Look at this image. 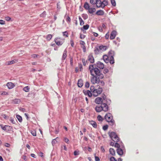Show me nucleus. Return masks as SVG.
Returning <instances> with one entry per match:
<instances>
[{"label":"nucleus","instance_id":"nucleus-1","mask_svg":"<svg viewBox=\"0 0 161 161\" xmlns=\"http://www.w3.org/2000/svg\"><path fill=\"white\" fill-rule=\"evenodd\" d=\"M91 75V82L93 84H98L100 81L99 79H102L104 76L98 68H94L93 65H90L89 68Z\"/></svg>","mask_w":161,"mask_h":161},{"label":"nucleus","instance_id":"nucleus-2","mask_svg":"<svg viewBox=\"0 0 161 161\" xmlns=\"http://www.w3.org/2000/svg\"><path fill=\"white\" fill-rule=\"evenodd\" d=\"M97 88H95L94 86H91L90 90L92 93L93 96L97 97L103 91L102 88L100 86H97Z\"/></svg>","mask_w":161,"mask_h":161},{"label":"nucleus","instance_id":"nucleus-3","mask_svg":"<svg viewBox=\"0 0 161 161\" xmlns=\"http://www.w3.org/2000/svg\"><path fill=\"white\" fill-rule=\"evenodd\" d=\"M106 121L109 123L110 125H113L115 124V121L113 119V116L110 113H107L105 116Z\"/></svg>","mask_w":161,"mask_h":161},{"label":"nucleus","instance_id":"nucleus-4","mask_svg":"<svg viewBox=\"0 0 161 161\" xmlns=\"http://www.w3.org/2000/svg\"><path fill=\"white\" fill-rule=\"evenodd\" d=\"M110 137L114 142H118L119 141V138L116 133L114 132L109 133Z\"/></svg>","mask_w":161,"mask_h":161},{"label":"nucleus","instance_id":"nucleus-5","mask_svg":"<svg viewBox=\"0 0 161 161\" xmlns=\"http://www.w3.org/2000/svg\"><path fill=\"white\" fill-rule=\"evenodd\" d=\"M54 42L58 46H61L64 42L65 39L59 37H57L54 39Z\"/></svg>","mask_w":161,"mask_h":161},{"label":"nucleus","instance_id":"nucleus-6","mask_svg":"<svg viewBox=\"0 0 161 161\" xmlns=\"http://www.w3.org/2000/svg\"><path fill=\"white\" fill-rule=\"evenodd\" d=\"M114 52L112 50L110 51L108 53V56L109 57V63L111 64H113L114 63Z\"/></svg>","mask_w":161,"mask_h":161},{"label":"nucleus","instance_id":"nucleus-7","mask_svg":"<svg viewBox=\"0 0 161 161\" xmlns=\"http://www.w3.org/2000/svg\"><path fill=\"white\" fill-rule=\"evenodd\" d=\"M102 108L103 109V111L104 112H107L108 109V107L107 104L105 103H102L101 104Z\"/></svg>","mask_w":161,"mask_h":161},{"label":"nucleus","instance_id":"nucleus-8","mask_svg":"<svg viewBox=\"0 0 161 161\" xmlns=\"http://www.w3.org/2000/svg\"><path fill=\"white\" fill-rule=\"evenodd\" d=\"M0 126L2 130H4L9 131L11 130V127L10 126L5 125L3 126V125H0Z\"/></svg>","mask_w":161,"mask_h":161},{"label":"nucleus","instance_id":"nucleus-9","mask_svg":"<svg viewBox=\"0 0 161 161\" xmlns=\"http://www.w3.org/2000/svg\"><path fill=\"white\" fill-rule=\"evenodd\" d=\"M87 60L88 61L90 62L91 63H94V59L92 54H91L89 55Z\"/></svg>","mask_w":161,"mask_h":161},{"label":"nucleus","instance_id":"nucleus-10","mask_svg":"<svg viewBox=\"0 0 161 161\" xmlns=\"http://www.w3.org/2000/svg\"><path fill=\"white\" fill-rule=\"evenodd\" d=\"M96 64L97 67L100 69H103L104 68V64L103 63L100 61L97 62V63Z\"/></svg>","mask_w":161,"mask_h":161},{"label":"nucleus","instance_id":"nucleus-11","mask_svg":"<svg viewBox=\"0 0 161 161\" xmlns=\"http://www.w3.org/2000/svg\"><path fill=\"white\" fill-rule=\"evenodd\" d=\"M6 86L9 89H12L15 86L14 84L12 82H8L6 84Z\"/></svg>","mask_w":161,"mask_h":161},{"label":"nucleus","instance_id":"nucleus-12","mask_svg":"<svg viewBox=\"0 0 161 161\" xmlns=\"http://www.w3.org/2000/svg\"><path fill=\"white\" fill-rule=\"evenodd\" d=\"M117 35V32L115 31H113L111 33L110 38L111 40L114 39Z\"/></svg>","mask_w":161,"mask_h":161},{"label":"nucleus","instance_id":"nucleus-13","mask_svg":"<svg viewBox=\"0 0 161 161\" xmlns=\"http://www.w3.org/2000/svg\"><path fill=\"white\" fill-rule=\"evenodd\" d=\"M91 91H90L88 90L83 91V92L86 95H88L89 97H91L92 96V93L91 92Z\"/></svg>","mask_w":161,"mask_h":161},{"label":"nucleus","instance_id":"nucleus-14","mask_svg":"<svg viewBox=\"0 0 161 161\" xmlns=\"http://www.w3.org/2000/svg\"><path fill=\"white\" fill-rule=\"evenodd\" d=\"M80 45H81V47L83 49V51L85 52L86 51V47L85 46V42L84 41L81 40L80 41Z\"/></svg>","mask_w":161,"mask_h":161},{"label":"nucleus","instance_id":"nucleus-15","mask_svg":"<svg viewBox=\"0 0 161 161\" xmlns=\"http://www.w3.org/2000/svg\"><path fill=\"white\" fill-rule=\"evenodd\" d=\"M102 102V98L100 97H97L96 98L95 100V103L97 104H100Z\"/></svg>","mask_w":161,"mask_h":161},{"label":"nucleus","instance_id":"nucleus-16","mask_svg":"<svg viewBox=\"0 0 161 161\" xmlns=\"http://www.w3.org/2000/svg\"><path fill=\"white\" fill-rule=\"evenodd\" d=\"M109 57L107 55H104L103 56V58L104 61L106 63L109 62Z\"/></svg>","mask_w":161,"mask_h":161},{"label":"nucleus","instance_id":"nucleus-17","mask_svg":"<svg viewBox=\"0 0 161 161\" xmlns=\"http://www.w3.org/2000/svg\"><path fill=\"white\" fill-rule=\"evenodd\" d=\"M95 4L98 8H102V2L100 0H97Z\"/></svg>","mask_w":161,"mask_h":161},{"label":"nucleus","instance_id":"nucleus-18","mask_svg":"<svg viewBox=\"0 0 161 161\" xmlns=\"http://www.w3.org/2000/svg\"><path fill=\"white\" fill-rule=\"evenodd\" d=\"M101 105L97 106L95 108V110L97 112H100L103 110Z\"/></svg>","mask_w":161,"mask_h":161},{"label":"nucleus","instance_id":"nucleus-19","mask_svg":"<svg viewBox=\"0 0 161 161\" xmlns=\"http://www.w3.org/2000/svg\"><path fill=\"white\" fill-rule=\"evenodd\" d=\"M21 102V100L20 99L18 98H15L12 100V102L14 104H19Z\"/></svg>","mask_w":161,"mask_h":161},{"label":"nucleus","instance_id":"nucleus-20","mask_svg":"<svg viewBox=\"0 0 161 161\" xmlns=\"http://www.w3.org/2000/svg\"><path fill=\"white\" fill-rule=\"evenodd\" d=\"M78 86L80 87H81L83 85V82L82 80L81 79H79L77 83Z\"/></svg>","mask_w":161,"mask_h":161},{"label":"nucleus","instance_id":"nucleus-21","mask_svg":"<svg viewBox=\"0 0 161 161\" xmlns=\"http://www.w3.org/2000/svg\"><path fill=\"white\" fill-rule=\"evenodd\" d=\"M67 51L66 49L65 50L63 53V54L62 56V59L63 60H65L67 57Z\"/></svg>","mask_w":161,"mask_h":161},{"label":"nucleus","instance_id":"nucleus-22","mask_svg":"<svg viewBox=\"0 0 161 161\" xmlns=\"http://www.w3.org/2000/svg\"><path fill=\"white\" fill-rule=\"evenodd\" d=\"M117 153L120 156L123 155V151L120 148H118L117 150Z\"/></svg>","mask_w":161,"mask_h":161},{"label":"nucleus","instance_id":"nucleus-23","mask_svg":"<svg viewBox=\"0 0 161 161\" xmlns=\"http://www.w3.org/2000/svg\"><path fill=\"white\" fill-rule=\"evenodd\" d=\"M99 48L100 50L104 51L107 49L108 47L106 46L101 45L99 47Z\"/></svg>","mask_w":161,"mask_h":161},{"label":"nucleus","instance_id":"nucleus-24","mask_svg":"<svg viewBox=\"0 0 161 161\" xmlns=\"http://www.w3.org/2000/svg\"><path fill=\"white\" fill-rule=\"evenodd\" d=\"M88 10L89 13L91 14H93L96 11V9L94 8H90Z\"/></svg>","mask_w":161,"mask_h":161},{"label":"nucleus","instance_id":"nucleus-25","mask_svg":"<svg viewBox=\"0 0 161 161\" xmlns=\"http://www.w3.org/2000/svg\"><path fill=\"white\" fill-rule=\"evenodd\" d=\"M110 154L112 156H114L115 155V150L113 148H110L109 150Z\"/></svg>","mask_w":161,"mask_h":161},{"label":"nucleus","instance_id":"nucleus-26","mask_svg":"<svg viewBox=\"0 0 161 161\" xmlns=\"http://www.w3.org/2000/svg\"><path fill=\"white\" fill-rule=\"evenodd\" d=\"M84 7L85 9L88 10L90 8V6L87 2H86L84 4Z\"/></svg>","mask_w":161,"mask_h":161},{"label":"nucleus","instance_id":"nucleus-27","mask_svg":"<svg viewBox=\"0 0 161 161\" xmlns=\"http://www.w3.org/2000/svg\"><path fill=\"white\" fill-rule=\"evenodd\" d=\"M90 123L95 128L97 127V124L95 121H91L90 122Z\"/></svg>","mask_w":161,"mask_h":161},{"label":"nucleus","instance_id":"nucleus-28","mask_svg":"<svg viewBox=\"0 0 161 161\" xmlns=\"http://www.w3.org/2000/svg\"><path fill=\"white\" fill-rule=\"evenodd\" d=\"M96 14L98 15H101L104 14V12L103 10H99L96 12Z\"/></svg>","mask_w":161,"mask_h":161},{"label":"nucleus","instance_id":"nucleus-29","mask_svg":"<svg viewBox=\"0 0 161 161\" xmlns=\"http://www.w3.org/2000/svg\"><path fill=\"white\" fill-rule=\"evenodd\" d=\"M18 61V59H14L11 61H9L8 62V64L9 65V64H14V63L17 62Z\"/></svg>","mask_w":161,"mask_h":161},{"label":"nucleus","instance_id":"nucleus-30","mask_svg":"<svg viewBox=\"0 0 161 161\" xmlns=\"http://www.w3.org/2000/svg\"><path fill=\"white\" fill-rule=\"evenodd\" d=\"M53 36L51 34H48L47 35L46 37V39L48 41H49L52 38Z\"/></svg>","mask_w":161,"mask_h":161},{"label":"nucleus","instance_id":"nucleus-31","mask_svg":"<svg viewBox=\"0 0 161 161\" xmlns=\"http://www.w3.org/2000/svg\"><path fill=\"white\" fill-rule=\"evenodd\" d=\"M30 89L29 87L27 86L24 87L23 89V90L26 92H27L29 91Z\"/></svg>","mask_w":161,"mask_h":161},{"label":"nucleus","instance_id":"nucleus-32","mask_svg":"<svg viewBox=\"0 0 161 161\" xmlns=\"http://www.w3.org/2000/svg\"><path fill=\"white\" fill-rule=\"evenodd\" d=\"M79 19L80 21V25H83L84 24V21L80 16H79Z\"/></svg>","mask_w":161,"mask_h":161},{"label":"nucleus","instance_id":"nucleus-33","mask_svg":"<svg viewBox=\"0 0 161 161\" xmlns=\"http://www.w3.org/2000/svg\"><path fill=\"white\" fill-rule=\"evenodd\" d=\"M16 117L19 122H22V117L21 116L19 115H17Z\"/></svg>","mask_w":161,"mask_h":161},{"label":"nucleus","instance_id":"nucleus-34","mask_svg":"<svg viewBox=\"0 0 161 161\" xmlns=\"http://www.w3.org/2000/svg\"><path fill=\"white\" fill-rule=\"evenodd\" d=\"M97 119L98 121L102 122L103 120V117L100 115H99L97 117Z\"/></svg>","mask_w":161,"mask_h":161},{"label":"nucleus","instance_id":"nucleus-35","mask_svg":"<svg viewBox=\"0 0 161 161\" xmlns=\"http://www.w3.org/2000/svg\"><path fill=\"white\" fill-rule=\"evenodd\" d=\"M70 44L72 47H74V40L73 39H71L70 41Z\"/></svg>","mask_w":161,"mask_h":161},{"label":"nucleus","instance_id":"nucleus-36","mask_svg":"<svg viewBox=\"0 0 161 161\" xmlns=\"http://www.w3.org/2000/svg\"><path fill=\"white\" fill-rule=\"evenodd\" d=\"M102 8H103L105 6H106L107 5V2L106 1H104L102 2Z\"/></svg>","mask_w":161,"mask_h":161},{"label":"nucleus","instance_id":"nucleus-37","mask_svg":"<svg viewBox=\"0 0 161 161\" xmlns=\"http://www.w3.org/2000/svg\"><path fill=\"white\" fill-rule=\"evenodd\" d=\"M89 27V25L87 24L86 25H84L83 26V28L85 30H86L88 29Z\"/></svg>","mask_w":161,"mask_h":161},{"label":"nucleus","instance_id":"nucleus-38","mask_svg":"<svg viewBox=\"0 0 161 161\" xmlns=\"http://www.w3.org/2000/svg\"><path fill=\"white\" fill-rule=\"evenodd\" d=\"M1 95H8V93L6 92L3 91L1 93Z\"/></svg>","mask_w":161,"mask_h":161},{"label":"nucleus","instance_id":"nucleus-39","mask_svg":"<svg viewBox=\"0 0 161 161\" xmlns=\"http://www.w3.org/2000/svg\"><path fill=\"white\" fill-rule=\"evenodd\" d=\"M31 133L33 136H36V131H35L34 130H31Z\"/></svg>","mask_w":161,"mask_h":161},{"label":"nucleus","instance_id":"nucleus-40","mask_svg":"<svg viewBox=\"0 0 161 161\" xmlns=\"http://www.w3.org/2000/svg\"><path fill=\"white\" fill-rule=\"evenodd\" d=\"M111 2L112 5H113L114 6H116V4L115 0H111Z\"/></svg>","mask_w":161,"mask_h":161},{"label":"nucleus","instance_id":"nucleus-41","mask_svg":"<svg viewBox=\"0 0 161 161\" xmlns=\"http://www.w3.org/2000/svg\"><path fill=\"white\" fill-rule=\"evenodd\" d=\"M97 0H90V3L92 4H95Z\"/></svg>","mask_w":161,"mask_h":161},{"label":"nucleus","instance_id":"nucleus-42","mask_svg":"<svg viewBox=\"0 0 161 161\" xmlns=\"http://www.w3.org/2000/svg\"><path fill=\"white\" fill-rule=\"evenodd\" d=\"M108 128V125H104L103 127V129L104 130H107Z\"/></svg>","mask_w":161,"mask_h":161},{"label":"nucleus","instance_id":"nucleus-43","mask_svg":"<svg viewBox=\"0 0 161 161\" xmlns=\"http://www.w3.org/2000/svg\"><path fill=\"white\" fill-rule=\"evenodd\" d=\"M63 36H65L66 37H68V34L67 31L64 32H63Z\"/></svg>","mask_w":161,"mask_h":161},{"label":"nucleus","instance_id":"nucleus-44","mask_svg":"<svg viewBox=\"0 0 161 161\" xmlns=\"http://www.w3.org/2000/svg\"><path fill=\"white\" fill-rule=\"evenodd\" d=\"M39 55L36 54H33L31 55V57L34 58H36Z\"/></svg>","mask_w":161,"mask_h":161},{"label":"nucleus","instance_id":"nucleus-45","mask_svg":"<svg viewBox=\"0 0 161 161\" xmlns=\"http://www.w3.org/2000/svg\"><path fill=\"white\" fill-rule=\"evenodd\" d=\"M87 62H88L87 60L86 62L84 59H82V63H83V65L84 66L86 65V63Z\"/></svg>","mask_w":161,"mask_h":161},{"label":"nucleus","instance_id":"nucleus-46","mask_svg":"<svg viewBox=\"0 0 161 161\" xmlns=\"http://www.w3.org/2000/svg\"><path fill=\"white\" fill-rule=\"evenodd\" d=\"M110 161H117V160L114 157H112L110 158Z\"/></svg>","mask_w":161,"mask_h":161},{"label":"nucleus","instance_id":"nucleus-47","mask_svg":"<svg viewBox=\"0 0 161 161\" xmlns=\"http://www.w3.org/2000/svg\"><path fill=\"white\" fill-rule=\"evenodd\" d=\"M85 37V36L83 34H80V39H84Z\"/></svg>","mask_w":161,"mask_h":161},{"label":"nucleus","instance_id":"nucleus-48","mask_svg":"<svg viewBox=\"0 0 161 161\" xmlns=\"http://www.w3.org/2000/svg\"><path fill=\"white\" fill-rule=\"evenodd\" d=\"M114 147H117L118 148H120L119 147H120V145L117 143H115L114 144Z\"/></svg>","mask_w":161,"mask_h":161},{"label":"nucleus","instance_id":"nucleus-49","mask_svg":"<svg viewBox=\"0 0 161 161\" xmlns=\"http://www.w3.org/2000/svg\"><path fill=\"white\" fill-rule=\"evenodd\" d=\"M64 141L66 143H69V140L67 138L64 137Z\"/></svg>","mask_w":161,"mask_h":161},{"label":"nucleus","instance_id":"nucleus-50","mask_svg":"<svg viewBox=\"0 0 161 161\" xmlns=\"http://www.w3.org/2000/svg\"><path fill=\"white\" fill-rule=\"evenodd\" d=\"M78 68L80 69V70L81 71L82 69V65L81 64H79Z\"/></svg>","mask_w":161,"mask_h":161},{"label":"nucleus","instance_id":"nucleus-51","mask_svg":"<svg viewBox=\"0 0 161 161\" xmlns=\"http://www.w3.org/2000/svg\"><path fill=\"white\" fill-rule=\"evenodd\" d=\"M5 19L7 21H9L11 20V18L8 16L6 17H5Z\"/></svg>","mask_w":161,"mask_h":161},{"label":"nucleus","instance_id":"nucleus-52","mask_svg":"<svg viewBox=\"0 0 161 161\" xmlns=\"http://www.w3.org/2000/svg\"><path fill=\"white\" fill-rule=\"evenodd\" d=\"M66 20L67 22H70L71 21V19L69 16H68L67 18H66Z\"/></svg>","mask_w":161,"mask_h":161},{"label":"nucleus","instance_id":"nucleus-53","mask_svg":"<svg viewBox=\"0 0 161 161\" xmlns=\"http://www.w3.org/2000/svg\"><path fill=\"white\" fill-rule=\"evenodd\" d=\"M90 84L88 82H86L85 84V86L86 88H88Z\"/></svg>","mask_w":161,"mask_h":161},{"label":"nucleus","instance_id":"nucleus-54","mask_svg":"<svg viewBox=\"0 0 161 161\" xmlns=\"http://www.w3.org/2000/svg\"><path fill=\"white\" fill-rule=\"evenodd\" d=\"M3 118H4L6 119H7L9 118L8 116H7L5 114L3 115Z\"/></svg>","mask_w":161,"mask_h":161},{"label":"nucleus","instance_id":"nucleus-55","mask_svg":"<svg viewBox=\"0 0 161 161\" xmlns=\"http://www.w3.org/2000/svg\"><path fill=\"white\" fill-rule=\"evenodd\" d=\"M108 72V69L105 68L103 70V72L104 74H106Z\"/></svg>","mask_w":161,"mask_h":161},{"label":"nucleus","instance_id":"nucleus-56","mask_svg":"<svg viewBox=\"0 0 161 161\" xmlns=\"http://www.w3.org/2000/svg\"><path fill=\"white\" fill-rule=\"evenodd\" d=\"M70 64L71 65H73V58L72 57H70L69 58Z\"/></svg>","mask_w":161,"mask_h":161},{"label":"nucleus","instance_id":"nucleus-57","mask_svg":"<svg viewBox=\"0 0 161 161\" xmlns=\"http://www.w3.org/2000/svg\"><path fill=\"white\" fill-rule=\"evenodd\" d=\"M100 49L98 48H97L95 50V53L96 54H98L99 53Z\"/></svg>","mask_w":161,"mask_h":161},{"label":"nucleus","instance_id":"nucleus-58","mask_svg":"<svg viewBox=\"0 0 161 161\" xmlns=\"http://www.w3.org/2000/svg\"><path fill=\"white\" fill-rule=\"evenodd\" d=\"M109 34H108V33H107L105 36V39H108L109 38Z\"/></svg>","mask_w":161,"mask_h":161},{"label":"nucleus","instance_id":"nucleus-59","mask_svg":"<svg viewBox=\"0 0 161 161\" xmlns=\"http://www.w3.org/2000/svg\"><path fill=\"white\" fill-rule=\"evenodd\" d=\"M10 120V121L11 122H12V123L15 124V122L14 119H13L12 118H11Z\"/></svg>","mask_w":161,"mask_h":161},{"label":"nucleus","instance_id":"nucleus-60","mask_svg":"<svg viewBox=\"0 0 161 161\" xmlns=\"http://www.w3.org/2000/svg\"><path fill=\"white\" fill-rule=\"evenodd\" d=\"M19 110L20 111H22V112H24L25 111V108H19Z\"/></svg>","mask_w":161,"mask_h":161},{"label":"nucleus","instance_id":"nucleus-61","mask_svg":"<svg viewBox=\"0 0 161 161\" xmlns=\"http://www.w3.org/2000/svg\"><path fill=\"white\" fill-rule=\"evenodd\" d=\"M5 21L3 20H0V24L4 25L5 24Z\"/></svg>","mask_w":161,"mask_h":161},{"label":"nucleus","instance_id":"nucleus-62","mask_svg":"<svg viewBox=\"0 0 161 161\" xmlns=\"http://www.w3.org/2000/svg\"><path fill=\"white\" fill-rule=\"evenodd\" d=\"M95 161H99L100 159L97 156H95Z\"/></svg>","mask_w":161,"mask_h":161},{"label":"nucleus","instance_id":"nucleus-63","mask_svg":"<svg viewBox=\"0 0 161 161\" xmlns=\"http://www.w3.org/2000/svg\"><path fill=\"white\" fill-rule=\"evenodd\" d=\"M92 33L94 36L97 37L98 36V34L97 33L95 32H93Z\"/></svg>","mask_w":161,"mask_h":161},{"label":"nucleus","instance_id":"nucleus-64","mask_svg":"<svg viewBox=\"0 0 161 161\" xmlns=\"http://www.w3.org/2000/svg\"><path fill=\"white\" fill-rule=\"evenodd\" d=\"M101 150L104 153L105 151V149H104V147L103 146L101 147Z\"/></svg>","mask_w":161,"mask_h":161}]
</instances>
